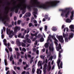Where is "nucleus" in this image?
<instances>
[{
	"label": "nucleus",
	"mask_w": 74,
	"mask_h": 74,
	"mask_svg": "<svg viewBox=\"0 0 74 74\" xmlns=\"http://www.w3.org/2000/svg\"><path fill=\"white\" fill-rule=\"evenodd\" d=\"M37 0H31L32 2H35L32 4V5H30L27 6V9L29 11H31V8H34V7H38L40 8H43L45 10H47L49 7H54L57 5L58 3H59L60 1H54L51 2H47L45 3L40 4V2L37 1Z\"/></svg>",
	"instance_id": "1"
},
{
	"label": "nucleus",
	"mask_w": 74,
	"mask_h": 74,
	"mask_svg": "<svg viewBox=\"0 0 74 74\" xmlns=\"http://www.w3.org/2000/svg\"><path fill=\"white\" fill-rule=\"evenodd\" d=\"M19 8V4H17L16 1H14L13 3V7L11 8H10L8 7L6 9L7 11H8L9 10H10L11 11H15L16 13H17L18 12V9Z\"/></svg>",
	"instance_id": "2"
},
{
	"label": "nucleus",
	"mask_w": 74,
	"mask_h": 74,
	"mask_svg": "<svg viewBox=\"0 0 74 74\" xmlns=\"http://www.w3.org/2000/svg\"><path fill=\"white\" fill-rule=\"evenodd\" d=\"M18 27H16L14 29V33L13 32V31H10V29H7L6 33L7 34H8L9 37L10 38H12L13 37V36L15 35V33H16L17 32V30L18 29Z\"/></svg>",
	"instance_id": "3"
},
{
	"label": "nucleus",
	"mask_w": 74,
	"mask_h": 74,
	"mask_svg": "<svg viewBox=\"0 0 74 74\" xmlns=\"http://www.w3.org/2000/svg\"><path fill=\"white\" fill-rule=\"evenodd\" d=\"M23 1L21 3L22 5H21L20 7V10L22 11V13L23 14H24L25 12H26V8H27V6H29V5L26 6V5H24L25 4V0H22Z\"/></svg>",
	"instance_id": "4"
},
{
	"label": "nucleus",
	"mask_w": 74,
	"mask_h": 74,
	"mask_svg": "<svg viewBox=\"0 0 74 74\" xmlns=\"http://www.w3.org/2000/svg\"><path fill=\"white\" fill-rule=\"evenodd\" d=\"M8 19H9L8 16L7 14L5 15H3L0 13V20L2 21L3 22L4 24H6L7 23V21Z\"/></svg>",
	"instance_id": "5"
},
{
	"label": "nucleus",
	"mask_w": 74,
	"mask_h": 74,
	"mask_svg": "<svg viewBox=\"0 0 74 74\" xmlns=\"http://www.w3.org/2000/svg\"><path fill=\"white\" fill-rule=\"evenodd\" d=\"M69 8H66L65 9V10H60V11H62V12H64L65 14V18H68V15H69L70 14V11L69 10H68Z\"/></svg>",
	"instance_id": "6"
},
{
	"label": "nucleus",
	"mask_w": 74,
	"mask_h": 74,
	"mask_svg": "<svg viewBox=\"0 0 74 74\" xmlns=\"http://www.w3.org/2000/svg\"><path fill=\"white\" fill-rule=\"evenodd\" d=\"M60 62H61V61L60 60V59L59 58H58V59L57 60V62L58 67V69H60V68H61V69H62V66H63V62L62 61H61L60 63Z\"/></svg>",
	"instance_id": "7"
},
{
	"label": "nucleus",
	"mask_w": 74,
	"mask_h": 74,
	"mask_svg": "<svg viewBox=\"0 0 74 74\" xmlns=\"http://www.w3.org/2000/svg\"><path fill=\"white\" fill-rule=\"evenodd\" d=\"M56 38H58V40L60 42L63 43L64 42V40H63V36H56Z\"/></svg>",
	"instance_id": "8"
},
{
	"label": "nucleus",
	"mask_w": 74,
	"mask_h": 74,
	"mask_svg": "<svg viewBox=\"0 0 74 74\" xmlns=\"http://www.w3.org/2000/svg\"><path fill=\"white\" fill-rule=\"evenodd\" d=\"M35 8L36 7L32 8H33V10L34 11V12H33V14H34V16L35 19H36V18H37V15H36V14H37L38 9L37 8Z\"/></svg>",
	"instance_id": "9"
},
{
	"label": "nucleus",
	"mask_w": 74,
	"mask_h": 74,
	"mask_svg": "<svg viewBox=\"0 0 74 74\" xmlns=\"http://www.w3.org/2000/svg\"><path fill=\"white\" fill-rule=\"evenodd\" d=\"M7 42V40H6V39H4L3 40V44H4V45H5V46H8V47H10V43H8L7 44V43H6Z\"/></svg>",
	"instance_id": "10"
},
{
	"label": "nucleus",
	"mask_w": 74,
	"mask_h": 74,
	"mask_svg": "<svg viewBox=\"0 0 74 74\" xmlns=\"http://www.w3.org/2000/svg\"><path fill=\"white\" fill-rule=\"evenodd\" d=\"M38 66L39 67L41 66L40 69H42V61H39L38 64Z\"/></svg>",
	"instance_id": "11"
},
{
	"label": "nucleus",
	"mask_w": 74,
	"mask_h": 74,
	"mask_svg": "<svg viewBox=\"0 0 74 74\" xmlns=\"http://www.w3.org/2000/svg\"><path fill=\"white\" fill-rule=\"evenodd\" d=\"M49 49L50 50V52H53V51H54V48L53 46H49Z\"/></svg>",
	"instance_id": "12"
},
{
	"label": "nucleus",
	"mask_w": 74,
	"mask_h": 74,
	"mask_svg": "<svg viewBox=\"0 0 74 74\" xmlns=\"http://www.w3.org/2000/svg\"><path fill=\"white\" fill-rule=\"evenodd\" d=\"M31 16V14L30 13V12L29 13H26L25 14V16H24V18H26V17H27V16H29L30 17Z\"/></svg>",
	"instance_id": "13"
},
{
	"label": "nucleus",
	"mask_w": 74,
	"mask_h": 74,
	"mask_svg": "<svg viewBox=\"0 0 74 74\" xmlns=\"http://www.w3.org/2000/svg\"><path fill=\"white\" fill-rule=\"evenodd\" d=\"M62 49V46H61V45L60 44H59L58 47L57 48V51H59L60 49Z\"/></svg>",
	"instance_id": "14"
},
{
	"label": "nucleus",
	"mask_w": 74,
	"mask_h": 74,
	"mask_svg": "<svg viewBox=\"0 0 74 74\" xmlns=\"http://www.w3.org/2000/svg\"><path fill=\"white\" fill-rule=\"evenodd\" d=\"M71 15L70 16V19L71 20H73V17H74V11H73L71 12Z\"/></svg>",
	"instance_id": "15"
},
{
	"label": "nucleus",
	"mask_w": 74,
	"mask_h": 74,
	"mask_svg": "<svg viewBox=\"0 0 74 74\" xmlns=\"http://www.w3.org/2000/svg\"><path fill=\"white\" fill-rule=\"evenodd\" d=\"M49 43L47 42L45 44V48H48V47L49 46Z\"/></svg>",
	"instance_id": "16"
},
{
	"label": "nucleus",
	"mask_w": 74,
	"mask_h": 74,
	"mask_svg": "<svg viewBox=\"0 0 74 74\" xmlns=\"http://www.w3.org/2000/svg\"><path fill=\"white\" fill-rule=\"evenodd\" d=\"M68 36H69V34L68 33L65 34L64 33H63V36L64 38H67Z\"/></svg>",
	"instance_id": "17"
},
{
	"label": "nucleus",
	"mask_w": 74,
	"mask_h": 74,
	"mask_svg": "<svg viewBox=\"0 0 74 74\" xmlns=\"http://www.w3.org/2000/svg\"><path fill=\"white\" fill-rule=\"evenodd\" d=\"M74 36V34L73 33H71L69 35V39H70V38H72Z\"/></svg>",
	"instance_id": "18"
},
{
	"label": "nucleus",
	"mask_w": 74,
	"mask_h": 74,
	"mask_svg": "<svg viewBox=\"0 0 74 74\" xmlns=\"http://www.w3.org/2000/svg\"><path fill=\"white\" fill-rule=\"evenodd\" d=\"M25 37L24 36V34H23V36L22 35L21 33L19 34V38H24Z\"/></svg>",
	"instance_id": "19"
},
{
	"label": "nucleus",
	"mask_w": 74,
	"mask_h": 74,
	"mask_svg": "<svg viewBox=\"0 0 74 74\" xmlns=\"http://www.w3.org/2000/svg\"><path fill=\"white\" fill-rule=\"evenodd\" d=\"M31 36H32V38H33L34 36H35L36 37L37 35V33H35L34 34H33L32 33H31Z\"/></svg>",
	"instance_id": "20"
},
{
	"label": "nucleus",
	"mask_w": 74,
	"mask_h": 74,
	"mask_svg": "<svg viewBox=\"0 0 74 74\" xmlns=\"http://www.w3.org/2000/svg\"><path fill=\"white\" fill-rule=\"evenodd\" d=\"M66 22H67V23L71 22V20H70L69 18H67L66 20Z\"/></svg>",
	"instance_id": "21"
},
{
	"label": "nucleus",
	"mask_w": 74,
	"mask_h": 74,
	"mask_svg": "<svg viewBox=\"0 0 74 74\" xmlns=\"http://www.w3.org/2000/svg\"><path fill=\"white\" fill-rule=\"evenodd\" d=\"M69 28L70 29H74V25H71L69 27Z\"/></svg>",
	"instance_id": "22"
},
{
	"label": "nucleus",
	"mask_w": 74,
	"mask_h": 74,
	"mask_svg": "<svg viewBox=\"0 0 74 74\" xmlns=\"http://www.w3.org/2000/svg\"><path fill=\"white\" fill-rule=\"evenodd\" d=\"M48 39L47 40V42H48L49 40H50L51 38V34H49V36H48Z\"/></svg>",
	"instance_id": "23"
},
{
	"label": "nucleus",
	"mask_w": 74,
	"mask_h": 74,
	"mask_svg": "<svg viewBox=\"0 0 74 74\" xmlns=\"http://www.w3.org/2000/svg\"><path fill=\"white\" fill-rule=\"evenodd\" d=\"M26 41L28 43H31V40H30V39L29 38L26 39Z\"/></svg>",
	"instance_id": "24"
},
{
	"label": "nucleus",
	"mask_w": 74,
	"mask_h": 74,
	"mask_svg": "<svg viewBox=\"0 0 74 74\" xmlns=\"http://www.w3.org/2000/svg\"><path fill=\"white\" fill-rule=\"evenodd\" d=\"M44 39L42 37L41 38L40 40H39L40 42H43V41H44Z\"/></svg>",
	"instance_id": "25"
},
{
	"label": "nucleus",
	"mask_w": 74,
	"mask_h": 74,
	"mask_svg": "<svg viewBox=\"0 0 74 74\" xmlns=\"http://www.w3.org/2000/svg\"><path fill=\"white\" fill-rule=\"evenodd\" d=\"M52 30L53 31H54V32H56V31L57 30L56 28L55 27H52Z\"/></svg>",
	"instance_id": "26"
},
{
	"label": "nucleus",
	"mask_w": 74,
	"mask_h": 74,
	"mask_svg": "<svg viewBox=\"0 0 74 74\" xmlns=\"http://www.w3.org/2000/svg\"><path fill=\"white\" fill-rule=\"evenodd\" d=\"M43 70L44 74H46V68H43Z\"/></svg>",
	"instance_id": "27"
},
{
	"label": "nucleus",
	"mask_w": 74,
	"mask_h": 74,
	"mask_svg": "<svg viewBox=\"0 0 74 74\" xmlns=\"http://www.w3.org/2000/svg\"><path fill=\"white\" fill-rule=\"evenodd\" d=\"M29 27H31L32 26H33V27H34V25H33V24H32V23H29Z\"/></svg>",
	"instance_id": "28"
},
{
	"label": "nucleus",
	"mask_w": 74,
	"mask_h": 74,
	"mask_svg": "<svg viewBox=\"0 0 74 74\" xmlns=\"http://www.w3.org/2000/svg\"><path fill=\"white\" fill-rule=\"evenodd\" d=\"M10 61H12V60H13V56L12 55L10 57Z\"/></svg>",
	"instance_id": "29"
},
{
	"label": "nucleus",
	"mask_w": 74,
	"mask_h": 74,
	"mask_svg": "<svg viewBox=\"0 0 74 74\" xmlns=\"http://www.w3.org/2000/svg\"><path fill=\"white\" fill-rule=\"evenodd\" d=\"M47 58H49L50 56V53H47Z\"/></svg>",
	"instance_id": "30"
},
{
	"label": "nucleus",
	"mask_w": 74,
	"mask_h": 74,
	"mask_svg": "<svg viewBox=\"0 0 74 74\" xmlns=\"http://www.w3.org/2000/svg\"><path fill=\"white\" fill-rule=\"evenodd\" d=\"M35 72V69H34V68H33L32 70V74H34V73Z\"/></svg>",
	"instance_id": "31"
},
{
	"label": "nucleus",
	"mask_w": 74,
	"mask_h": 74,
	"mask_svg": "<svg viewBox=\"0 0 74 74\" xmlns=\"http://www.w3.org/2000/svg\"><path fill=\"white\" fill-rule=\"evenodd\" d=\"M4 61L5 66H7V60L6 59H5Z\"/></svg>",
	"instance_id": "32"
},
{
	"label": "nucleus",
	"mask_w": 74,
	"mask_h": 74,
	"mask_svg": "<svg viewBox=\"0 0 74 74\" xmlns=\"http://www.w3.org/2000/svg\"><path fill=\"white\" fill-rule=\"evenodd\" d=\"M21 45L22 47H25L26 46V44L24 43H22L21 44Z\"/></svg>",
	"instance_id": "33"
},
{
	"label": "nucleus",
	"mask_w": 74,
	"mask_h": 74,
	"mask_svg": "<svg viewBox=\"0 0 74 74\" xmlns=\"http://www.w3.org/2000/svg\"><path fill=\"white\" fill-rule=\"evenodd\" d=\"M58 57L59 59H60L61 58V54L60 53H59L58 54Z\"/></svg>",
	"instance_id": "34"
},
{
	"label": "nucleus",
	"mask_w": 74,
	"mask_h": 74,
	"mask_svg": "<svg viewBox=\"0 0 74 74\" xmlns=\"http://www.w3.org/2000/svg\"><path fill=\"white\" fill-rule=\"evenodd\" d=\"M44 18L45 19H48V16L47 15H45Z\"/></svg>",
	"instance_id": "35"
},
{
	"label": "nucleus",
	"mask_w": 74,
	"mask_h": 74,
	"mask_svg": "<svg viewBox=\"0 0 74 74\" xmlns=\"http://www.w3.org/2000/svg\"><path fill=\"white\" fill-rule=\"evenodd\" d=\"M16 43L17 44V45H18L19 44V39H17L16 41Z\"/></svg>",
	"instance_id": "36"
},
{
	"label": "nucleus",
	"mask_w": 74,
	"mask_h": 74,
	"mask_svg": "<svg viewBox=\"0 0 74 74\" xmlns=\"http://www.w3.org/2000/svg\"><path fill=\"white\" fill-rule=\"evenodd\" d=\"M45 32H47V26L45 25Z\"/></svg>",
	"instance_id": "37"
},
{
	"label": "nucleus",
	"mask_w": 74,
	"mask_h": 74,
	"mask_svg": "<svg viewBox=\"0 0 74 74\" xmlns=\"http://www.w3.org/2000/svg\"><path fill=\"white\" fill-rule=\"evenodd\" d=\"M47 64H45L43 68H45L46 69V68H47Z\"/></svg>",
	"instance_id": "38"
},
{
	"label": "nucleus",
	"mask_w": 74,
	"mask_h": 74,
	"mask_svg": "<svg viewBox=\"0 0 74 74\" xmlns=\"http://www.w3.org/2000/svg\"><path fill=\"white\" fill-rule=\"evenodd\" d=\"M22 51H23L24 52H26V49L25 48H23V49H22Z\"/></svg>",
	"instance_id": "39"
},
{
	"label": "nucleus",
	"mask_w": 74,
	"mask_h": 74,
	"mask_svg": "<svg viewBox=\"0 0 74 74\" xmlns=\"http://www.w3.org/2000/svg\"><path fill=\"white\" fill-rule=\"evenodd\" d=\"M54 43H55L56 46L57 47H58V43L56 42L55 41Z\"/></svg>",
	"instance_id": "40"
},
{
	"label": "nucleus",
	"mask_w": 74,
	"mask_h": 74,
	"mask_svg": "<svg viewBox=\"0 0 74 74\" xmlns=\"http://www.w3.org/2000/svg\"><path fill=\"white\" fill-rule=\"evenodd\" d=\"M33 62V60H32V59H31L30 61V64H32Z\"/></svg>",
	"instance_id": "41"
},
{
	"label": "nucleus",
	"mask_w": 74,
	"mask_h": 74,
	"mask_svg": "<svg viewBox=\"0 0 74 74\" xmlns=\"http://www.w3.org/2000/svg\"><path fill=\"white\" fill-rule=\"evenodd\" d=\"M40 69H37V74H39V71H40Z\"/></svg>",
	"instance_id": "42"
},
{
	"label": "nucleus",
	"mask_w": 74,
	"mask_h": 74,
	"mask_svg": "<svg viewBox=\"0 0 74 74\" xmlns=\"http://www.w3.org/2000/svg\"><path fill=\"white\" fill-rule=\"evenodd\" d=\"M65 42H68V38H65Z\"/></svg>",
	"instance_id": "43"
},
{
	"label": "nucleus",
	"mask_w": 74,
	"mask_h": 74,
	"mask_svg": "<svg viewBox=\"0 0 74 74\" xmlns=\"http://www.w3.org/2000/svg\"><path fill=\"white\" fill-rule=\"evenodd\" d=\"M10 51V52H12V48H11L10 47V48H9V47H8Z\"/></svg>",
	"instance_id": "44"
},
{
	"label": "nucleus",
	"mask_w": 74,
	"mask_h": 74,
	"mask_svg": "<svg viewBox=\"0 0 74 74\" xmlns=\"http://www.w3.org/2000/svg\"><path fill=\"white\" fill-rule=\"evenodd\" d=\"M51 37H52V38H53V40H54L56 38H55V36H52Z\"/></svg>",
	"instance_id": "45"
},
{
	"label": "nucleus",
	"mask_w": 74,
	"mask_h": 74,
	"mask_svg": "<svg viewBox=\"0 0 74 74\" xmlns=\"http://www.w3.org/2000/svg\"><path fill=\"white\" fill-rule=\"evenodd\" d=\"M19 62L20 63H22V60L21 59H20L19 60Z\"/></svg>",
	"instance_id": "46"
},
{
	"label": "nucleus",
	"mask_w": 74,
	"mask_h": 74,
	"mask_svg": "<svg viewBox=\"0 0 74 74\" xmlns=\"http://www.w3.org/2000/svg\"><path fill=\"white\" fill-rule=\"evenodd\" d=\"M29 37V35L27 34L25 36V38L26 39H27L28 38V37Z\"/></svg>",
	"instance_id": "47"
},
{
	"label": "nucleus",
	"mask_w": 74,
	"mask_h": 74,
	"mask_svg": "<svg viewBox=\"0 0 74 74\" xmlns=\"http://www.w3.org/2000/svg\"><path fill=\"white\" fill-rule=\"evenodd\" d=\"M5 51H6V52H7V53H8L9 52L8 51V49H7L5 48Z\"/></svg>",
	"instance_id": "48"
},
{
	"label": "nucleus",
	"mask_w": 74,
	"mask_h": 74,
	"mask_svg": "<svg viewBox=\"0 0 74 74\" xmlns=\"http://www.w3.org/2000/svg\"><path fill=\"white\" fill-rule=\"evenodd\" d=\"M14 69H18V70H19V67H17V68H16V66H14Z\"/></svg>",
	"instance_id": "49"
},
{
	"label": "nucleus",
	"mask_w": 74,
	"mask_h": 74,
	"mask_svg": "<svg viewBox=\"0 0 74 74\" xmlns=\"http://www.w3.org/2000/svg\"><path fill=\"white\" fill-rule=\"evenodd\" d=\"M22 14H21L20 15H19V18H21V17H22V14H23V13H22Z\"/></svg>",
	"instance_id": "50"
},
{
	"label": "nucleus",
	"mask_w": 74,
	"mask_h": 74,
	"mask_svg": "<svg viewBox=\"0 0 74 74\" xmlns=\"http://www.w3.org/2000/svg\"><path fill=\"white\" fill-rule=\"evenodd\" d=\"M34 23H37V21L36 20H34Z\"/></svg>",
	"instance_id": "51"
},
{
	"label": "nucleus",
	"mask_w": 74,
	"mask_h": 74,
	"mask_svg": "<svg viewBox=\"0 0 74 74\" xmlns=\"http://www.w3.org/2000/svg\"><path fill=\"white\" fill-rule=\"evenodd\" d=\"M60 71H61V70H60L58 72V74H62V73H60Z\"/></svg>",
	"instance_id": "52"
},
{
	"label": "nucleus",
	"mask_w": 74,
	"mask_h": 74,
	"mask_svg": "<svg viewBox=\"0 0 74 74\" xmlns=\"http://www.w3.org/2000/svg\"><path fill=\"white\" fill-rule=\"evenodd\" d=\"M36 54L37 55H38V53H39V51H38V50H37V51H36Z\"/></svg>",
	"instance_id": "53"
},
{
	"label": "nucleus",
	"mask_w": 74,
	"mask_h": 74,
	"mask_svg": "<svg viewBox=\"0 0 74 74\" xmlns=\"http://www.w3.org/2000/svg\"><path fill=\"white\" fill-rule=\"evenodd\" d=\"M33 51L34 52H36V48H34L33 49Z\"/></svg>",
	"instance_id": "54"
},
{
	"label": "nucleus",
	"mask_w": 74,
	"mask_h": 74,
	"mask_svg": "<svg viewBox=\"0 0 74 74\" xmlns=\"http://www.w3.org/2000/svg\"><path fill=\"white\" fill-rule=\"evenodd\" d=\"M25 56V58L26 59H27V55L26 53L25 54V56Z\"/></svg>",
	"instance_id": "55"
},
{
	"label": "nucleus",
	"mask_w": 74,
	"mask_h": 74,
	"mask_svg": "<svg viewBox=\"0 0 74 74\" xmlns=\"http://www.w3.org/2000/svg\"><path fill=\"white\" fill-rule=\"evenodd\" d=\"M43 52H44L45 51V48H43V49H42Z\"/></svg>",
	"instance_id": "56"
},
{
	"label": "nucleus",
	"mask_w": 74,
	"mask_h": 74,
	"mask_svg": "<svg viewBox=\"0 0 74 74\" xmlns=\"http://www.w3.org/2000/svg\"><path fill=\"white\" fill-rule=\"evenodd\" d=\"M36 40V38H34L33 40L32 41H35V40Z\"/></svg>",
	"instance_id": "57"
},
{
	"label": "nucleus",
	"mask_w": 74,
	"mask_h": 74,
	"mask_svg": "<svg viewBox=\"0 0 74 74\" xmlns=\"http://www.w3.org/2000/svg\"><path fill=\"white\" fill-rule=\"evenodd\" d=\"M22 22V21L21 20H19V25H21V23Z\"/></svg>",
	"instance_id": "58"
},
{
	"label": "nucleus",
	"mask_w": 74,
	"mask_h": 74,
	"mask_svg": "<svg viewBox=\"0 0 74 74\" xmlns=\"http://www.w3.org/2000/svg\"><path fill=\"white\" fill-rule=\"evenodd\" d=\"M51 69V66H49L48 68L49 70H50Z\"/></svg>",
	"instance_id": "59"
},
{
	"label": "nucleus",
	"mask_w": 74,
	"mask_h": 74,
	"mask_svg": "<svg viewBox=\"0 0 74 74\" xmlns=\"http://www.w3.org/2000/svg\"><path fill=\"white\" fill-rule=\"evenodd\" d=\"M4 35H3V34H2V35H1V38H2L3 39V38H4Z\"/></svg>",
	"instance_id": "60"
},
{
	"label": "nucleus",
	"mask_w": 74,
	"mask_h": 74,
	"mask_svg": "<svg viewBox=\"0 0 74 74\" xmlns=\"http://www.w3.org/2000/svg\"><path fill=\"white\" fill-rule=\"evenodd\" d=\"M35 43L34 44L35 45H37V43L38 42L37 40H36L35 41Z\"/></svg>",
	"instance_id": "61"
},
{
	"label": "nucleus",
	"mask_w": 74,
	"mask_h": 74,
	"mask_svg": "<svg viewBox=\"0 0 74 74\" xmlns=\"http://www.w3.org/2000/svg\"><path fill=\"white\" fill-rule=\"evenodd\" d=\"M28 58H31V55L30 54H28Z\"/></svg>",
	"instance_id": "62"
},
{
	"label": "nucleus",
	"mask_w": 74,
	"mask_h": 74,
	"mask_svg": "<svg viewBox=\"0 0 74 74\" xmlns=\"http://www.w3.org/2000/svg\"><path fill=\"white\" fill-rule=\"evenodd\" d=\"M25 71H23L22 73V74H25Z\"/></svg>",
	"instance_id": "63"
},
{
	"label": "nucleus",
	"mask_w": 74,
	"mask_h": 74,
	"mask_svg": "<svg viewBox=\"0 0 74 74\" xmlns=\"http://www.w3.org/2000/svg\"><path fill=\"white\" fill-rule=\"evenodd\" d=\"M15 50H16V51H18V48H15Z\"/></svg>",
	"instance_id": "64"
}]
</instances>
